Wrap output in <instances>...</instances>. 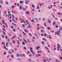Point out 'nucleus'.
I'll return each instance as SVG.
<instances>
[{
	"label": "nucleus",
	"instance_id": "obj_1",
	"mask_svg": "<svg viewBox=\"0 0 62 62\" xmlns=\"http://www.w3.org/2000/svg\"><path fill=\"white\" fill-rule=\"evenodd\" d=\"M47 38H49V39H52V37H51L50 35H49L48 36H47Z\"/></svg>",
	"mask_w": 62,
	"mask_h": 62
},
{
	"label": "nucleus",
	"instance_id": "obj_2",
	"mask_svg": "<svg viewBox=\"0 0 62 62\" xmlns=\"http://www.w3.org/2000/svg\"><path fill=\"white\" fill-rule=\"evenodd\" d=\"M29 2V1L28 0H26L25 1V4H28V3Z\"/></svg>",
	"mask_w": 62,
	"mask_h": 62
},
{
	"label": "nucleus",
	"instance_id": "obj_3",
	"mask_svg": "<svg viewBox=\"0 0 62 62\" xmlns=\"http://www.w3.org/2000/svg\"><path fill=\"white\" fill-rule=\"evenodd\" d=\"M40 48V46L37 47H36V50H39V48Z\"/></svg>",
	"mask_w": 62,
	"mask_h": 62
},
{
	"label": "nucleus",
	"instance_id": "obj_4",
	"mask_svg": "<svg viewBox=\"0 0 62 62\" xmlns=\"http://www.w3.org/2000/svg\"><path fill=\"white\" fill-rule=\"evenodd\" d=\"M16 38V35H15V36H13L11 38L12 39H15Z\"/></svg>",
	"mask_w": 62,
	"mask_h": 62
},
{
	"label": "nucleus",
	"instance_id": "obj_5",
	"mask_svg": "<svg viewBox=\"0 0 62 62\" xmlns=\"http://www.w3.org/2000/svg\"><path fill=\"white\" fill-rule=\"evenodd\" d=\"M2 23L3 24H5L4 23H5V22H4V20H2Z\"/></svg>",
	"mask_w": 62,
	"mask_h": 62
},
{
	"label": "nucleus",
	"instance_id": "obj_6",
	"mask_svg": "<svg viewBox=\"0 0 62 62\" xmlns=\"http://www.w3.org/2000/svg\"><path fill=\"white\" fill-rule=\"evenodd\" d=\"M25 13L26 14H29V12H26Z\"/></svg>",
	"mask_w": 62,
	"mask_h": 62
},
{
	"label": "nucleus",
	"instance_id": "obj_7",
	"mask_svg": "<svg viewBox=\"0 0 62 62\" xmlns=\"http://www.w3.org/2000/svg\"><path fill=\"white\" fill-rule=\"evenodd\" d=\"M24 31L25 32H28V31L27 30H24Z\"/></svg>",
	"mask_w": 62,
	"mask_h": 62
},
{
	"label": "nucleus",
	"instance_id": "obj_8",
	"mask_svg": "<svg viewBox=\"0 0 62 62\" xmlns=\"http://www.w3.org/2000/svg\"><path fill=\"white\" fill-rule=\"evenodd\" d=\"M55 34H58V35H59V34H58V31H55Z\"/></svg>",
	"mask_w": 62,
	"mask_h": 62
},
{
	"label": "nucleus",
	"instance_id": "obj_9",
	"mask_svg": "<svg viewBox=\"0 0 62 62\" xmlns=\"http://www.w3.org/2000/svg\"><path fill=\"white\" fill-rule=\"evenodd\" d=\"M58 15H62V14L61 13H58Z\"/></svg>",
	"mask_w": 62,
	"mask_h": 62
},
{
	"label": "nucleus",
	"instance_id": "obj_10",
	"mask_svg": "<svg viewBox=\"0 0 62 62\" xmlns=\"http://www.w3.org/2000/svg\"><path fill=\"white\" fill-rule=\"evenodd\" d=\"M59 27L60 28L59 29V30L60 31L61 30H62V28L60 26Z\"/></svg>",
	"mask_w": 62,
	"mask_h": 62
},
{
	"label": "nucleus",
	"instance_id": "obj_11",
	"mask_svg": "<svg viewBox=\"0 0 62 62\" xmlns=\"http://www.w3.org/2000/svg\"><path fill=\"white\" fill-rule=\"evenodd\" d=\"M23 39L24 42H26V43H27V42L26 41V40H25L24 39Z\"/></svg>",
	"mask_w": 62,
	"mask_h": 62
},
{
	"label": "nucleus",
	"instance_id": "obj_12",
	"mask_svg": "<svg viewBox=\"0 0 62 62\" xmlns=\"http://www.w3.org/2000/svg\"><path fill=\"white\" fill-rule=\"evenodd\" d=\"M32 7L33 8H35V5H32Z\"/></svg>",
	"mask_w": 62,
	"mask_h": 62
},
{
	"label": "nucleus",
	"instance_id": "obj_13",
	"mask_svg": "<svg viewBox=\"0 0 62 62\" xmlns=\"http://www.w3.org/2000/svg\"><path fill=\"white\" fill-rule=\"evenodd\" d=\"M51 15H52V16H53V18H54V14H53V13H52L51 14Z\"/></svg>",
	"mask_w": 62,
	"mask_h": 62
},
{
	"label": "nucleus",
	"instance_id": "obj_14",
	"mask_svg": "<svg viewBox=\"0 0 62 62\" xmlns=\"http://www.w3.org/2000/svg\"><path fill=\"white\" fill-rule=\"evenodd\" d=\"M48 21L49 23H51V21L50 20L48 19Z\"/></svg>",
	"mask_w": 62,
	"mask_h": 62
},
{
	"label": "nucleus",
	"instance_id": "obj_15",
	"mask_svg": "<svg viewBox=\"0 0 62 62\" xmlns=\"http://www.w3.org/2000/svg\"><path fill=\"white\" fill-rule=\"evenodd\" d=\"M12 41L13 43L14 44H15V41L13 40Z\"/></svg>",
	"mask_w": 62,
	"mask_h": 62
},
{
	"label": "nucleus",
	"instance_id": "obj_16",
	"mask_svg": "<svg viewBox=\"0 0 62 62\" xmlns=\"http://www.w3.org/2000/svg\"><path fill=\"white\" fill-rule=\"evenodd\" d=\"M27 41L29 43H30V41H29V39H27Z\"/></svg>",
	"mask_w": 62,
	"mask_h": 62
},
{
	"label": "nucleus",
	"instance_id": "obj_17",
	"mask_svg": "<svg viewBox=\"0 0 62 62\" xmlns=\"http://www.w3.org/2000/svg\"><path fill=\"white\" fill-rule=\"evenodd\" d=\"M3 2V1L2 0H0V3H1V4H2Z\"/></svg>",
	"mask_w": 62,
	"mask_h": 62
},
{
	"label": "nucleus",
	"instance_id": "obj_18",
	"mask_svg": "<svg viewBox=\"0 0 62 62\" xmlns=\"http://www.w3.org/2000/svg\"><path fill=\"white\" fill-rule=\"evenodd\" d=\"M37 8L38 9H39V6L38 5H37Z\"/></svg>",
	"mask_w": 62,
	"mask_h": 62
},
{
	"label": "nucleus",
	"instance_id": "obj_19",
	"mask_svg": "<svg viewBox=\"0 0 62 62\" xmlns=\"http://www.w3.org/2000/svg\"><path fill=\"white\" fill-rule=\"evenodd\" d=\"M17 57H19V56H20V55H19V54H17Z\"/></svg>",
	"mask_w": 62,
	"mask_h": 62
},
{
	"label": "nucleus",
	"instance_id": "obj_20",
	"mask_svg": "<svg viewBox=\"0 0 62 62\" xmlns=\"http://www.w3.org/2000/svg\"><path fill=\"white\" fill-rule=\"evenodd\" d=\"M53 25H54L55 24V22H53Z\"/></svg>",
	"mask_w": 62,
	"mask_h": 62
},
{
	"label": "nucleus",
	"instance_id": "obj_21",
	"mask_svg": "<svg viewBox=\"0 0 62 62\" xmlns=\"http://www.w3.org/2000/svg\"><path fill=\"white\" fill-rule=\"evenodd\" d=\"M43 61H44V62H46V60L44 59H43Z\"/></svg>",
	"mask_w": 62,
	"mask_h": 62
},
{
	"label": "nucleus",
	"instance_id": "obj_22",
	"mask_svg": "<svg viewBox=\"0 0 62 62\" xmlns=\"http://www.w3.org/2000/svg\"><path fill=\"white\" fill-rule=\"evenodd\" d=\"M37 30H39V27H37Z\"/></svg>",
	"mask_w": 62,
	"mask_h": 62
},
{
	"label": "nucleus",
	"instance_id": "obj_23",
	"mask_svg": "<svg viewBox=\"0 0 62 62\" xmlns=\"http://www.w3.org/2000/svg\"><path fill=\"white\" fill-rule=\"evenodd\" d=\"M7 11H5L4 12V13L5 14H7Z\"/></svg>",
	"mask_w": 62,
	"mask_h": 62
},
{
	"label": "nucleus",
	"instance_id": "obj_24",
	"mask_svg": "<svg viewBox=\"0 0 62 62\" xmlns=\"http://www.w3.org/2000/svg\"><path fill=\"white\" fill-rule=\"evenodd\" d=\"M47 29L48 30H51V29L49 27L47 28Z\"/></svg>",
	"mask_w": 62,
	"mask_h": 62
},
{
	"label": "nucleus",
	"instance_id": "obj_25",
	"mask_svg": "<svg viewBox=\"0 0 62 62\" xmlns=\"http://www.w3.org/2000/svg\"><path fill=\"white\" fill-rule=\"evenodd\" d=\"M17 44H20V42H19V40H17Z\"/></svg>",
	"mask_w": 62,
	"mask_h": 62
},
{
	"label": "nucleus",
	"instance_id": "obj_26",
	"mask_svg": "<svg viewBox=\"0 0 62 62\" xmlns=\"http://www.w3.org/2000/svg\"><path fill=\"white\" fill-rule=\"evenodd\" d=\"M31 22H32L33 23H35V21H34V20H32L31 21Z\"/></svg>",
	"mask_w": 62,
	"mask_h": 62
},
{
	"label": "nucleus",
	"instance_id": "obj_27",
	"mask_svg": "<svg viewBox=\"0 0 62 62\" xmlns=\"http://www.w3.org/2000/svg\"><path fill=\"white\" fill-rule=\"evenodd\" d=\"M24 54H21V55H20V56H24Z\"/></svg>",
	"mask_w": 62,
	"mask_h": 62
},
{
	"label": "nucleus",
	"instance_id": "obj_28",
	"mask_svg": "<svg viewBox=\"0 0 62 62\" xmlns=\"http://www.w3.org/2000/svg\"><path fill=\"white\" fill-rule=\"evenodd\" d=\"M19 8L20 10H21V9H22V7L20 6L19 7Z\"/></svg>",
	"mask_w": 62,
	"mask_h": 62
},
{
	"label": "nucleus",
	"instance_id": "obj_29",
	"mask_svg": "<svg viewBox=\"0 0 62 62\" xmlns=\"http://www.w3.org/2000/svg\"><path fill=\"white\" fill-rule=\"evenodd\" d=\"M22 44L23 45H25V43L23 42H22Z\"/></svg>",
	"mask_w": 62,
	"mask_h": 62
},
{
	"label": "nucleus",
	"instance_id": "obj_30",
	"mask_svg": "<svg viewBox=\"0 0 62 62\" xmlns=\"http://www.w3.org/2000/svg\"><path fill=\"white\" fill-rule=\"evenodd\" d=\"M37 54L38 55V56H41V55H40V54Z\"/></svg>",
	"mask_w": 62,
	"mask_h": 62
},
{
	"label": "nucleus",
	"instance_id": "obj_31",
	"mask_svg": "<svg viewBox=\"0 0 62 62\" xmlns=\"http://www.w3.org/2000/svg\"><path fill=\"white\" fill-rule=\"evenodd\" d=\"M12 13H14V14H15V12H14L13 11V10L12 11Z\"/></svg>",
	"mask_w": 62,
	"mask_h": 62
},
{
	"label": "nucleus",
	"instance_id": "obj_32",
	"mask_svg": "<svg viewBox=\"0 0 62 62\" xmlns=\"http://www.w3.org/2000/svg\"><path fill=\"white\" fill-rule=\"evenodd\" d=\"M58 46H59V47H60V45H59V44H57Z\"/></svg>",
	"mask_w": 62,
	"mask_h": 62
},
{
	"label": "nucleus",
	"instance_id": "obj_33",
	"mask_svg": "<svg viewBox=\"0 0 62 62\" xmlns=\"http://www.w3.org/2000/svg\"><path fill=\"white\" fill-rule=\"evenodd\" d=\"M29 35L30 36H32V34H31L30 33H29Z\"/></svg>",
	"mask_w": 62,
	"mask_h": 62
},
{
	"label": "nucleus",
	"instance_id": "obj_34",
	"mask_svg": "<svg viewBox=\"0 0 62 62\" xmlns=\"http://www.w3.org/2000/svg\"><path fill=\"white\" fill-rule=\"evenodd\" d=\"M20 3H21V4H23V1H20Z\"/></svg>",
	"mask_w": 62,
	"mask_h": 62
},
{
	"label": "nucleus",
	"instance_id": "obj_35",
	"mask_svg": "<svg viewBox=\"0 0 62 62\" xmlns=\"http://www.w3.org/2000/svg\"><path fill=\"white\" fill-rule=\"evenodd\" d=\"M14 7H15V6H12V7H11V8H14Z\"/></svg>",
	"mask_w": 62,
	"mask_h": 62
},
{
	"label": "nucleus",
	"instance_id": "obj_36",
	"mask_svg": "<svg viewBox=\"0 0 62 62\" xmlns=\"http://www.w3.org/2000/svg\"><path fill=\"white\" fill-rule=\"evenodd\" d=\"M13 22H14L15 23H17V22H16V21H15V20H13Z\"/></svg>",
	"mask_w": 62,
	"mask_h": 62
},
{
	"label": "nucleus",
	"instance_id": "obj_37",
	"mask_svg": "<svg viewBox=\"0 0 62 62\" xmlns=\"http://www.w3.org/2000/svg\"><path fill=\"white\" fill-rule=\"evenodd\" d=\"M58 34H59V33H61V32L60 31H58Z\"/></svg>",
	"mask_w": 62,
	"mask_h": 62
},
{
	"label": "nucleus",
	"instance_id": "obj_38",
	"mask_svg": "<svg viewBox=\"0 0 62 62\" xmlns=\"http://www.w3.org/2000/svg\"><path fill=\"white\" fill-rule=\"evenodd\" d=\"M55 27H56V28H58V26H57V25H56L55 26Z\"/></svg>",
	"mask_w": 62,
	"mask_h": 62
},
{
	"label": "nucleus",
	"instance_id": "obj_39",
	"mask_svg": "<svg viewBox=\"0 0 62 62\" xmlns=\"http://www.w3.org/2000/svg\"><path fill=\"white\" fill-rule=\"evenodd\" d=\"M23 34L24 35V36H25V35H26L25 33L24 32H23Z\"/></svg>",
	"mask_w": 62,
	"mask_h": 62
},
{
	"label": "nucleus",
	"instance_id": "obj_40",
	"mask_svg": "<svg viewBox=\"0 0 62 62\" xmlns=\"http://www.w3.org/2000/svg\"><path fill=\"white\" fill-rule=\"evenodd\" d=\"M13 25H15V26H17V25H16V24H14V23H13Z\"/></svg>",
	"mask_w": 62,
	"mask_h": 62
},
{
	"label": "nucleus",
	"instance_id": "obj_41",
	"mask_svg": "<svg viewBox=\"0 0 62 62\" xmlns=\"http://www.w3.org/2000/svg\"><path fill=\"white\" fill-rule=\"evenodd\" d=\"M5 39H8V37H7V36H5Z\"/></svg>",
	"mask_w": 62,
	"mask_h": 62
},
{
	"label": "nucleus",
	"instance_id": "obj_42",
	"mask_svg": "<svg viewBox=\"0 0 62 62\" xmlns=\"http://www.w3.org/2000/svg\"><path fill=\"white\" fill-rule=\"evenodd\" d=\"M30 49L31 50H33V48H32V47H30Z\"/></svg>",
	"mask_w": 62,
	"mask_h": 62
},
{
	"label": "nucleus",
	"instance_id": "obj_43",
	"mask_svg": "<svg viewBox=\"0 0 62 62\" xmlns=\"http://www.w3.org/2000/svg\"><path fill=\"white\" fill-rule=\"evenodd\" d=\"M2 44H4V45H5V44L4 43V42H2Z\"/></svg>",
	"mask_w": 62,
	"mask_h": 62
},
{
	"label": "nucleus",
	"instance_id": "obj_44",
	"mask_svg": "<svg viewBox=\"0 0 62 62\" xmlns=\"http://www.w3.org/2000/svg\"><path fill=\"white\" fill-rule=\"evenodd\" d=\"M42 43L43 44V45H44V42L42 41Z\"/></svg>",
	"mask_w": 62,
	"mask_h": 62
},
{
	"label": "nucleus",
	"instance_id": "obj_45",
	"mask_svg": "<svg viewBox=\"0 0 62 62\" xmlns=\"http://www.w3.org/2000/svg\"><path fill=\"white\" fill-rule=\"evenodd\" d=\"M60 59L61 60V59H62V57H60Z\"/></svg>",
	"mask_w": 62,
	"mask_h": 62
},
{
	"label": "nucleus",
	"instance_id": "obj_46",
	"mask_svg": "<svg viewBox=\"0 0 62 62\" xmlns=\"http://www.w3.org/2000/svg\"><path fill=\"white\" fill-rule=\"evenodd\" d=\"M14 32H15V29H14L13 30Z\"/></svg>",
	"mask_w": 62,
	"mask_h": 62
},
{
	"label": "nucleus",
	"instance_id": "obj_47",
	"mask_svg": "<svg viewBox=\"0 0 62 62\" xmlns=\"http://www.w3.org/2000/svg\"><path fill=\"white\" fill-rule=\"evenodd\" d=\"M7 54V53H6V52H4L3 53V54H4V55H5V54Z\"/></svg>",
	"mask_w": 62,
	"mask_h": 62
},
{
	"label": "nucleus",
	"instance_id": "obj_48",
	"mask_svg": "<svg viewBox=\"0 0 62 62\" xmlns=\"http://www.w3.org/2000/svg\"><path fill=\"white\" fill-rule=\"evenodd\" d=\"M8 53H10V54H12V53L10 51H9L8 52Z\"/></svg>",
	"mask_w": 62,
	"mask_h": 62
},
{
	"label": "nucleus",
	"instance_id": "obj_49",
	"mask_svg": "<svg viewBox=\"0 0 62 62\" xmlns=\"http://www.w3.org/2000/svg\"><path fill=\"white\" fill-rule=\"evenodd\" d=\"M16 19V21H18V19H18V18L16 17L15 18Z\"/></svg>",
	"mask_w": 62,
	"mask_h": 62
},
{
	"label": "nucleus",
	"instance_id": "obj_50",
	"mask_svg": "<svg viewBox=\"0 0 62 62\" xmlns=\"http://www.w3.org/2000/svg\"><path fill=\"white\" fill-rule=\"evenodd\" d=\"M44 26H46V24L45 23H44Z\"/></svg>",
	"mask_w": 62,
	"mask_h": 62
},
{
	"label": "nucleus",
	"instance_id": "obj_51",
	"mask_svg": "<svg viewBox=\"0 0 62 62\" xmlns=\"http://www.w3.org/2000/svg\"><path fill=\"white\" fill-rule=\"evenodd\" d=\"M22 21L23 22V23H25V22H24V20H22Z\"/></svg>",
	"mask_w": 62,
	"mask_h": 62
},
{
	"label": "nucleus",
	"instance_id": "obj_52",
	"mask_svg": "<svg viewBox=\"0 0 62 62\" xmlns=\"http://www.w3.org/2000/svg\"><path fill=\"white\" fill-rule=\"evenodd\" d=\"M40 28H41V29H42H42H44V28L43 27H41Z\"/></svg>",
	"mask_w": 62,
	"mask_h": 62
},
{
	"label": "nucleus",
	"instance_id": "obj_53",
	"mask_svg": "<svg viewBox=\"0 0 62 62\" xmlns=\"http://www.w3.org/2000/svg\"><path fill=\"white\" fill-rule=\"evenodd\" d=\"M45 48L47 50H49V49H48V48L46 47H45Z\"/></svg>",
	"mask_w": 62,
	"mask_h": 62
},
{
	"label": "nucleus",
	"instance_id": "obj_54",
	"mask_svg": "<svg viewBox=\"0 0 62 62\" xmlns=\"http://www.w3.org/2000/svg\"><path fill=\"white\" fill-rule=\"evenodd\" d=\"M29 27L30 28H31L32 27H30V25H29Z\"/></svg>",
	"mask_w": 62,
	"mask_h": 62
},
{
	"label": "nucleus",
	"instance_id": "obj_55",
	"mask_svg": "<svg viewBox=\"0 0 62 62\" xmlns=\"http://www.w3.org/2000/svg\"><path fill=\"white\" fill-rule=\"evenodd\" d=\"M24 50H26V48L25 47H24Z\"/></svg>",
	"mask_w": 62,
	"mask_h": 62
},
{
	"label": "nucleus",
	"instance_id": "obj_56",
	"mask_svg": "<svg viewBox=\"0 0 62 62\" xmlns=\"http://www.w3.org/2000/svg\"><path fill=\"white\" fill-rule=\"evenodd\" d=\"M4 49H6V46H4Z\"/></svg>",
	"mask_w": 62,
	"mask_h": 62
},
{
	"label": "nucleus",
	"instance_id": "obj_57",
	"mask_svg": "<svg viewBox=\"0 0 62 62\" xmlns=\"http://www.w3.org/2000/svg\"><path fill=\"white\" fill-rule=\"evenodd\" d=\"M31 53H33V51L32 50H31Z\"/></svg>",
	"mask_w": 62,
	"mask_h": 62
},
{
	"label": "nucleus",
	"instance_id": "obj_58",
	"mask_svg": "<svg viewBox=\"0 0 62 62\" xmlns=\"http://www.w3.org/2000/svg\"><path fill=\"white\" fill-rule=\"evenodd\" d=\"M11 57L12 58H13V55H11Z\"/></svg>",
	"mask_w": 62,
	"mask_h": 62
},
{
	"label": "nucleus",
	"instance_id": "obj_59",
	"mask_svg": "<svg viewBox=\"0 0 62 62\" xmlns=\"http://www.w3.org/2000/svg\"><path fill=\"white\" fill-rule=\"evenodd\" d=\"M27 54H30V52H29V51H28V52H27Z\"/></svg>",
	"mask_w": 62,
	"mask_h": 62
},
{
	"label": "nucleus",
	"instance_id": "obj_60",
	"mask_svg": "<svg viewBox=\"0 0 62 62\" xmlns=\"http://www.w3.org/2000/svg\"><path fill=\"white\" fill-rule=\"evenodd\" d=\"M22 26L23 27H24V24H22Z\"/></svg>",
	"mask_w": 62,
	"mask_h": 62
},
{
	"label": "nucleus",
	"instance_id": "obj_61",
	"mask_svg": "<svg viewBox=\"0 0 62 62\" xmlns=\"http://www.w3.org/2000/svg\"><path fill=\"white\" fill-rule=\"evenodd\" d=\"M44 36L45 37V36H47V35L46 34H44Z\"/></svg>",
	"mask_w": 62,
	"mask_h": 62
},
{
	"label": "nucleus",
	"instance_id": "obj_62",
	"mask_svg": "<svg viewBox=\"0 0 62 62\" xmlns=\"http://www.w3.org/2000/svg\"><path fill=\"white\" fill-rule=\"evenodd\" d=\"M50 32L51 33H54V31H50Z\"/></svg>",
	"mask_w": 62,
	"mask_h": 62
},
{
	"label": "nucleus",
	"instance_id": "obj_63",
	"mask_svg": "<svg viewBox=\"0 0 62 62\" xmlns=\"http://www.w3.org/2000/svg\"><path fill=\"white\" fill-rule=\"evenodd\" d=\"M29 56L31 57L32 56V55H31V54H30L29 55Z\"/></svg>",
	"mask_w": 62,
	"mask_h": 62
},
{
	"label": "nucleus",
	"instance_id": "obj_64",
	"mask_svg": "<svg viewBox=\"0 0 62 62\" xmlns=\"http://www.w3.org/2000/svg\"><path fill=\"white\" fill-rule=\"evenodd\" d=\"M53 11H56V10L55 9H54Z\"/></svg>",
	"mask_w": 62,
	"mask_h": 62
}]
</instances>
